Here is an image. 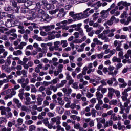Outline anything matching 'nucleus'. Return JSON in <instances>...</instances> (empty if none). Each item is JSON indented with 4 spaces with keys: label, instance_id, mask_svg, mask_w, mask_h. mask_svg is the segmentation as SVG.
<instances>
[{
    "label": "nucleus",
    "instance_id": "obj_1",
    "mask_svg": "<svg viewBox=\"0 0 131 131\" xmlns=\"http://www.w3.org/2000/svg\"><path fill=\"white\" fill-rule=\"evenodd\" d=\"M101 32H102V31L100 30H97L95 31V34H98L97 37L101 39L102 40H104V42H109V41H110V39L108 36L104 35L103 33L100 34Z\"/></svg>",
    "mask_w": 131,
    "mask_h": 131
},
{
    "label": "nucleus",
    "instance_id": "obj_2",
    "mask_svg": "<svg viewBox=\"0 0 131 131\" xmlns=\"http://www.w3.org/2000/svg\"><path fill=\"white\" fill-rule=\"evenodd\" d=\"M81 26H82V24L79 23L78 24L72 25L70 27L75 28L74 30H75V31H79V34L81 35V36H84V33L83 32V30L81 28Z\"/></svg>",
    "mask_w": 131,
    "mask_h": 131
},
{
    "label": "nucleus",
    "instance_id": "obj_3",
    "mask_svg": "<svg viewBox=\"0 0 131 131\" xmlns=\"http://www.w3.org/2000/svg\"><path fill=\"white\" fill-rule=\"evenodd\" d=\"M119 105L120 108V111L119 112V113H123V111H125L126 113H129V111H130V108L128 107L127 103H124V104L122 105V103L120 102Z\"/></svg>",
    "mask_w": 131,
    "mask_h": 131
},
{
    "label": "nucleus",
    "instance_id": "obj_4",
    "mask_svg": "<svg viewBox=\"0 0 131 131\" xmlns=\"http://www.w3.org/2000/svg\"><path fill=\"white\" fill-rule=\"evenodd\" d=\"M101 6H102V4H101V1H98L96 4L91 5V7H94V9L90 10V13L94 14L95 12H99V8L100 7H101Z\"/></svg>",
    "mask_w": 131,
    "mask_h": 131
},
{
    "label": "nucleus",
    "instance_id": "obj_5",
    "mask_svg": "<svg viewBox=\"0 0 131 131\" xmlns=\"http://www.w3.org/2000/svg\"><path fill=\"white\" fill-rule=\"evenodd\" d=\"M17 82L21 84V86L23 89H24L26 85L29 84V79L27 78L25 79V78L21 77L17 80Z\"/></svg>",
    "mask_w": 131,
    "mask_h": 131
},
{
    "label": "nucleus",
    "instance_id": "obj_6",
    "mask_svg": "<svg viewBox=\"0 0 131 131\" xmlns=\"http://www.w3.org/2000/svg\"><path fill=\"white\" fill-rule=\"evenodd\" d=\"M51 124L53 126L54 124H61V116H57L56 117H53L51 119Z\"/></svg>",
    "mask_w": 131,
    "mask_h": 131
},
{
    "label": "nucleus",
    "instance_id": "obj_7",
    "mask_svg": "<svg viewBox=\"0 0 131 131\" xmlns=\"http://www.w3.org/2000/svg\"><path fill=\"white\" fill-rule=\"evenodd\" d=\"M58 11L59 13L57 15V17L59 19L64 18V17L66 16V14H67V12L65 11V9L64 8H61L59 10L58 9Z\"/></svg>",
    "mask_w": 131,
    "mask_h": 131
},
{
    "label": "nucleus",
    "instance_id": "obj_8",
    "mask_svg": "<svg viewBox=\"0 0 131 131\" xmlns=\"http://www.w3.org/2000/svg\"><path fill=\"white\" fill-rule=\"evenodd\" d=\"M111 15H113L115 17H117L120 15V12L118 11V7L116 6L114 9H112L110 12Z\"/></svg>",
    "mask_w": 131,
    "mask_h": 131
},
{
    "label": "nucleus",
    "instance_id": "obj_9",
    "mask_svg": "<svg viewBox=\"0 0 131 131\" xmlns=\"http://www.w3.org/2000/svg\"><path fill=\"white\" fill-rule=\"evenodd\" d=\"M108 69L110 71V72H108L109 75H112V76H116V74H117V73H118V71L115 70L114 72H112L115 69L114 67L110 66L109 68H108Z\"/></svg>",
    "mask_w": 131,
    "mask_h": 131
},
{
    "label": "nucleus",
    "instance_id": "obj_10",
    "mask_svg": "<svg viewBox=\"0 0 131 131\" xmlns=\"http://www.w3.org/2000/svg\"><path fill=\"white\" fill-rule=\"evenodd\" d=\"M32 17L34 19H37V18H41V15H39L38 13L36 12V9H32L31 12Z\"/></svg>",
    "mask_w": 131,
    "mask_h": 131
},
{
    "label": "nucleus",
    "instance_id": "obj_11",
    "mask_svg": "<svg viewBox=\"0 0 131 131\" xmlns=\"http://www.w3.org/2000/svg\"><path fill=\"white\" fill-rule=\"evenodd\" d=\"M43 124L46 126H47L49 129H52L53 128V126L52 125V122L50 123L49 119L48 118H45L43 120Z\"/></svg>",
    "mask_w": 131,
    "mask_h": 131
},
{
    "label": "nucleus",
    "instance_id": "obj_12",
    "mask_svg": "<svg viewBox=\"0 0 131 131\" xmlns=\"http://www.w3.org/2000/svg\"><path fill=\"white\" fill-rule=\"evenodd\" d=\"M121 24H124V25H128L131 22V16H129L127 20L126 19L123 18L120 20Z\"/></svg>",
    "mask_w": 131,
    "mask_h": 131
},
{
    "label": "nucleus",
    "instance_id": "obj_13",
    "mask_svg": "<svg viewBox=\"0 0 131 131\" xmlns=\"http://www.w3.org/2000/svg\"><path fill=\"white\" fill-rule=\"evenodd\" d=\"M62 92H63L64 94V96L66 97H68V95H71V93H72V89L71 88H63L62 89Z\"/></svg>",
    "mask_w": 131,
    "mask_h": 131
},
{
    "label": "nucleus",
    "instance_id": "obj_14",
    "mask_svg": "<svg viewBox=\"0 0 131 131\" xmlns=\"http://www.w3.org/2000/svg\"><path fill=\"white\" fill-rule=\"evenodd\" d=\"M43 29H45L46 32H49V31H51V30H53L55 28L54 25H51L50 26H45L42 27Z\"/></svg>",
    "mask_w": 131,
    "mask_h": 131
},
{
    "label": "nucleus",
    "instance_id": "obj_15",
    "mask_svg": "<svg viewBox=\"0 0 131 131\" xmlns=\"http://www.w3.org/2000/svg\"><path fill=\"white\" fill-rule=\"evenodd\" d=\"M114 92H115V90L114 89L112 88H108V93L107 94V97L111 100L112 98H113V95H114Z\"/></svg>",
    "mask_w": 131,
    "mask_h": 131
},
{
    "label": "nucleus",
    "instance_id": "obj_16",
    "mask_svg": "<svg viewBox=\"0 0 131 131\" xmlns=\"http://www.w3.org/2000/svg\"><path fill=\"white\" fill-rule=\"evenodd\" d=\"M90 11H91V8H87L85 11H84L83 13H82V16H83V17L84 19H85V18H88V17H89L90 15H91Z\"/></svg>",
    "mask_w": 131,
    "mask_h": 131
},
{
    "label": "nucleus",
    "instance_id": "obj_17",
    "mask_svg": "<svg viewBox=\"0 0 131 131\" xmlns=\"http://www.w3.org/2000/svg\"><path fill=\"white\" fill-rule=\"evenodd\" d=\"M13 102L16 104V107L20 109L21 107H22V103L20 102V100L16 98H13Z\"/></svg>",
    "mask_w": 131,
    "mask_h": 131
},
{
    "label": "nucleus",
    "instance_id": "obj_18",
    "mask_svg": "<svg viewBox=\"0 0 131 131\" xmlns=\"http://www.w3.org/2000/svg\"><path fill=\"white\" fill-rule=\"evenodd\" d=\"M117 6H124V7H129L131 6L130 3H127L126 1H120L117 4Z\"/></svg>",
    "mask_w": 131,
    "mask_h": 131
},
{
    "label": "nucleus",
    "instance_id": "obj_19",
    "mask_svg": "<svg viewBox=\"0 0 131 131\" xmlns=\"http://www.w3.org/2000/svg\"><path fill=\"white\" fill-rule=\"evenodd\" d=\"M127 97L128 96H121V99L123 101V102H125L124 103H126L127 105L128 106V104H130V98H127Z\"/></svg>",
    "mask_w": 131,
    "mask_h": 131
},
{
    "label": "nucleus",
    "instance_id": "obj_20",
    "mask_svg": "<svg viewBox=\"0 0 131 131\" xmlns=\"http://www.w3.org/2000/svg\"><path fill=\"white\" fill-rule=\"evenodd\" d=\"M13 58V55H10L7 58L5 62V65L6 66H10L11 65V63H12V61H11V59Z\"/></svg>",
    "mask_w": 131,
    "mask_h": 131
},
{
    "label": "nucleus",
    "instance_id": "obj_21",
    "mask_svg": "<svg viewBox=\"0 0 131 131\" xmlns=\"http://www.w3.org/2000/svg\"><path fill=\"white\" fill-rule=\"evenodd\" d=\"M57 33V31H53L52 32H49L48 33V35H50L48 36V39H50V40L52 39H54L55 38V36L53 35V34H55Z\"/></svg>",
    "mask_w": 131,
    "mask_h": 131
},
{
    "label": "nucleus",
    "instance_id": "obj_22",
    "mask_svg": "<svg viewBox=\"0 0 131 131\" xmlns=\"http://www.w3.org/2000/svg\"><path fill=\"white\" fill-rule=\"evenodd\" d=\"M17 124L15 125V127H19L20 125H22L23 123V119L19 118L16 120Z\"/></svg>",
    "mask_w": 131,
    "mask_h": 131
},
{
    "label": "nucleus",
    "instance_id": "obj_23",
    "mask_svg": "<svg viewBox=\"0 0 131 131\" xmlns=\"http://www.w3.org/2000/svg\"><path fill=\"white\" fill-rule=\"evenodd\" d=\"M90 83H92L94 86H97L98 84H100V81L96 80V79H91L90 80Z\"/></svg>",
    "mask_w": 131,
    "mask_h": 131
},
{
    "label": "nucleus",
    "instance_id": "obj_24",
    "mask_svg": "<svg viewBox=\"0 0 131 131\" xmlns=\"http://www.w3.org/2000/svg\"><path fill=\"white\" fill-rule=\"evenodd\" d=\"M82 15V13H79L77 14H75V18H74L75 20H81V19H83Z\"/></svg>",
    "mask_w": 131,
    "mask_h": 131
},
{
    "label": "nucleus",
    "instance_id": "obj_25",
    "mask_svg": "<svg viewBox=\"0 0 131 131\" xmlns=\"http://www.w3.org/2000/svg\"><path fill=\"white\" fill-rule=\"evenodd\" d=\"M131 91V87H128L124 89V91L122 93V96L128 97V93L127 92Z\"/></svg>",
    "mask_w": 131,
    "mask_h": 131
},
{
    "label": "nucleus",
    "instance_id": "obj_26",
    "mask_svg": "<svg viewBox=\"0 0 131 131\" xmlns=\"http://www.w3.org/2000/svg\"><path fill=\"white\" fill-rule=\"evenodd\" d=\"M62 126H63V127H66V131H69L71 129V126L70 125H68V123L66 122H62Z\"/></svg>",
    "mask_w": 131,
    "mask_h": 131
},
{
    "label": "nucleus",
    "instance_id": "obj_27",
    "mask_svg": "<svg viewBox=\"0 0 131 131\" xmlns=\"http://www.w3.org/2000/svg\"><path fill=\"white\" fill-rule=\"evenodd\" d=\"M100 14L101 15L102 18L105 19L108 17V12L106 10H103L101 12Z\"/></svg>",
    "mask_w": 131,
    "mask_h": 131
},
{
    "label": "nucleus",
    "instance_id": "obj_28",
    "mask_svg": "<svg viewBox=\"0 0 131 131\" xmlns=\"http://www.w3.org/2000/svg\"><path fill=\"white\" fill-rule=\"evenodd\" d=\"M121 42H123V41H121L119 42L118 46L116 48V51H117L118 52L123 51V49L121 48V46H122Z\"/></svg>",
    "mask_w": 131,
    "mask_h": 131
},
{
    "label": "nucleus",
    "instance_id": "obj_29",
    "mask_svg": "<svg viewBox=\"0 0 131 131\" xmlns=\"http://www.w3.org/2000/svg\"><path fill=\"white\" fill-rule=\"evenodd\" d=\"M95 95L97 99H102L103 97H104V95H103V94L101 93L100 91L96 92Z\"/></svg>",
    "mask_w": 131,
    "mask_h": 131
},
{
    "label": "nucleus",
    "instance_id": "obj_30",
    "mask_svg": "<svg viewBox=\"0 0 131 131\" xmlns=\"http://www.w3.org/2000/svg\"><path fill=\"white\" fill-rule=\"evenodd\" d=\"M121 59L120 57L117 58L116 56H114L112 58V61L114 63L117 62V63H121Z\"/></svg>",
    "mask_w": 131,
    "mask_h": 131
},
{
    "label": "nucleus",
    "instance_id": "obj_31",
    "mask_svg": "<svg viewBox=\"0 0 131 131\" xmlns=\"http://www.w3.org/2000/svg\"><path fill=\"white\" fill-rule=\"evenodd\" d=\"M40 18H41V21L42 22H44V21H46L47 19H49V15L44 13L42 15H41V17Z\"/></svg>",
    "mask_w": 131,
    "mask_h": 131
},
{
    "label": "nucleus",
    "instance_id": "obj_32",
    "mask_svg": "<svg viewBox=\"0 0 131 131\" xmlns=\"http://www.w3.org/2000/svg\"><path fill=\"white\" fill-rule=\"evenodd\" d=\"M57 101H58V104H60L61 106H64L65 104V101L63 100V99L61 97H58L57 98Z\"/></svg>",
    "mask_w": 131,
    "mask_h": 131
},
{
    "label": "nucleus",
    "instance_id": "obj_33",
    "mask_svg": "<svg viewBox=\"0 0 131 131\" xmlns=\"http://www.w3.org/2000/svg\"><path fill=\"white\" fill-rule=\"evenodd\" d=\"M93 42H95L96 45H98V46H102L103 42L99 40L97 38H95L93 39Z\"/></svg>",
    "mask_w": 131,
    "mask_h": 131
},
{
    "label": "nucleus",
    "instance_id": "obj_34",
    "mask_svg": "<svg viewBox=\"0 0 131 131\" xmlns=\"http://www.w3.org/2000/svg\"><path fill=\"white\" fill-rule=\"evenodd\" d=\"M36 12H37L39 16H41L42 15H43L45 14V11H43L42 9L40 8H37L36 9Z\"/></svg>",
    "mask_w": 131,
    "mask_h": 131
},
{
    "label": "nucleus",
    "instance_id": "obj_35",
    "mask_svg": "<svg viewBox=\"0 0 131 131\" xmlns=\"http://www.w3.org/2000/svg\"><path fill=\"white\" fill-rule=\"evenodd\" d=\"M117 125H118V129L119 130H121L123 129V128L125 129V126L121 125V122L119 121L117 123Z\"/></svg>",
    "mask_w": 131,
    "mask_h": 131
},
{
    "label": "nucleus",
    "instance_id": "obj_36",
    "mask_svg": "<svg viewBox=\"0 0 131 131\" xmlns=\"http://www.w3.org/2000/svg\"><path fill=\"white\" fill-rule=\"evenodd\" d=\"M115 28H113L111 29L110 33L107 35L108 37H113L114 36V32H115Z\"/></svg>",
    "mask_w": 131,
    "mask_h": 131
},
{
    "label": "nucleus",
    "instance_id": "obj_37",
    "mask_svg": "<svg viewBox=\"0 0 131 131\" xmlns=\"http://www.w3.org/2000/svg\"><path fill=\"white\" fill-rule=\"evenodd\" d=\"M50 4H52V5H58V6H62V4L59 3L57 0H50Z\"/></svg>",
    "mask_w": 131,
    "mask_h": 131
},
{
    "label": "nucleus",
    "instance_id": "obj_38",
    "mask_svg": "<svg viewBox=\"0 0 131 131\" xmlns=\"http://www.w3.org/2000/svg\"><path fill=\"white\" fill-rule=\"evenodd\" d=\"M36 51L37 52H41V53H46L47 51L46 49H41L40 47H37L36 49Z\"/></svg>",
    "mask_w": 131,
    "mask_h": 131
},
{
    "label": "nucleus",
    "instance_id": "obj_39",
    "mask_svg": "<svg viewBox=\"0 0 131 131\" xmlns=\"http://www.w3.org/2000/svg\"><path fill=\"white\" fill-rule=\"evenodd\" d=\"M128 16V14H127V12L126 11H124L121 14L120 18H121V19H123V18H126Z\"/></svg>",
    "mask_w": 131,
    "mask_h": 131
},
{
    "label": "nucleus",
    "instance_id": "obj_40",
    "mask_svg": "<svg viewBox=\"0 0 131 131\" xmlns=\"http://www.w3.org/2000/svg\"><path fill=\"white\" fill-rule=\"evenodd\" d=\"M118 103V101H117V100L115 99V100H111L109 102V105H113L114 106H116V105H117Z\"/></svg>",
    "mask_w": 131,
    "mask_h": 131
},
{
    "label": "nucleus",
    "instance_id": "obj_41",
    "mask_svg": "<svg viewBox=\"0 0 131 131\" xmlns=\"http://www.w3.org/2000/svg\"><path fill=\"white\" fill-rule=\"evenodd\" d=\"M108 48H109V45L108 44L103 45L102 47L98 46V50H101V49H102V50H107L108 49Z\"/></svg>",
    "mask_w": 131,
    "mask_h": 131
},
{
    "label": "nucleus",
    "instance_id": "obj_42",
    "mask_svg": "<svg viewBox=\"0 0 131 131\" xmlns=\"http://www.w3.org/2000/svg\"><path fill=\"white\" fill-rule=\"evenodd\" d=\"M13 125H16V120H13L12 122H8V128H11Z\"/></svg>",
    "mask_w": 131,
    "mask_h": 131
},
{
    "label": "nucleus",
    "instance_id": "obj_43",
    "mask_svg": "<svg viewBox=\"0 0 131 131\" xmlns=\"http://www.w3.org/2000/svg\"><path fill=\"white\" fill-rule=\"evenodd\" d=\"M13 54L14 56H20V55H22V51L21 50L14 51Z\"/></svg>",
    "mask_w": 131,
    "mask_h": 131
},
{
    "label": "nucleus",
    "instance_id": "obj_44",
    "mask_svg": "<svg viewBox=\"0 0 131 131\" xmlns=\"http://www.w3.org/2000/svg\"><path fill=\"white\" fill-rule=\"evenodd\" d=\"M58 81H59V78H55L50 81V84H52V85L56 84V83H58Z\"/></svg>",
    "mask_w": 131,
    "mask_h": 131
},
{
    "label": "nucleus",
    "instance_id": "obj_45",
    "mask_svg": "<svg viewBox=\"0 0 131 131\" xmlns=\"http://www.w3.org/2000/svg\"><path fill=\"white\" fill-rule=\"evenodd\" d=\"M31 93H36L37 92V90H36V88H35V86L33 84H31Z\"/></svg>",
    "mask_w": 131,
    "mask_h": 131
},
{
    "label": "nucleus",
    "instance_id": "obj_46",
    "mask_svg": "<svg viewBox=\"0 0 131 131\" xmlns=\"http://www.w3.org/2000/svg\"><path fill=\"white\" fill-rule=\"evenodd\" d=\"M46 113L45 112H42L38 116V119H43V116H46Z\"/></svg>",
    "mask_w": 131,
    "mask_h": 131
},
{
    "label": "nucleus",
    "instance_id": "obj_47",
    "mask_svg": "<svg viewBox=\"0 0 131 131\" xmlns=\"http://www.w3.org/2000/svg\"><path fill=\"white\" fill-rule=\"evenodd\" d=\"M111 21H112L113 22H115V23H117L118 22H119V19L118 18H116L115 17V16L113 15L110 19Z\"/></svg>",
    "mask_w": 131,
    "mask_h": 131
},
{
    "label": "nucleus",
    "instance_id": "obj_48",
    "mask_svg": "<svg viewBox=\"0 0 131 131\" xmlns=\"http://www.w3.org/2000/svg\"><path fill=\"white\" fill-rule=\"evenodd\" d=\"M24 5L26 6V7H30V6H32V1L27 0L26 2L24 3Z\"/></svg>",
    "mask_w": 131,
    "mask_h": 131
},
{
    "label": "nucleus",
    "instance_id": "obj_49",
    "mask_svg": "<svg viewBox=\"0 0 131 131\" xmlns=\"http://www.w3.org/2000/svg\"><path fill=\"white\" fill-rule=\"evenodd\" d=\"M129 113H126L125 112V113H124V111H123V113H120V114H123L122 115V118H123L122 119V120H124V119L126 120L127 119V114H129Z\"/></svg>",
    "mask_w": 131,
    "mask_h": 131
},
{
    "label": "nucleus",
    "instance_id": "obj_50",
    "mask_svg": "<svg viewBox=\"0 0 131 131\" xmlns=\"http://www.w3.org/2000/svg\"><path fill=\"white\" fill-rule=\"evenodd\" d=\"M48 89L51 91H53L54 93H56V91H57L58 88L56 86L50 85V87H48Z\"/></svg>",
    "mask_w": 131,
    "mask_h": 131
},
{
    "label": "nucleus",
    "instance_id": "obj_51",
    "mask_svg": "<svg viewBox=\"0 0 131 131\" xmlns=\"http://www.w3.org/2000/svg\"><path fill=\"white\" fill-rule=\"evenodd\" d=\"M85 29H86V32H91L92 30H93V28L92 27H90L89 25H86L84 26Z\"/></svg>",
    "mask_w": 131,
    "mask_h": 131
},
{
    "label": "nucleus",
    "instance_id": "obj_52",
    "mask_svg": "<svg viewBox=\"0 0 131 131\" xmlns=\"http://www.w3.org/2000/svg\"><path fill=\"white\" fill-rule=\"evenodd\" d=\"M60 43L62 45V48H66L68 46V43L66 40H61Z\"/></svg>",
    "mask_w": 131,
    "mask_h": 131
},
{
    "label": "nucleus",
    "instance_id": "obj_53",
    "mask_svg": "<svg viewBox=\"0 0 131 131\" xmlns=\"http://www.w3.org/2000/svg\"><path fill=\"white\" fill-rule=\"evenodd\" d=\"M10 4L14 7V8H16L17 7V0H10Z\"/></svg>",
    "mask_w": 131,
    "mask_h": 131
},
{
    "label": "nucleus",
    "instance_id": "obj_54",
    "mask_svg": "<svg viewBox=\"0 0 131 131\" xmlns=\"http://www.w3.org/2000/svg\"><path fill=\"white\" fill-rule=\"evenodd\" d=\"M41 6H42V4H41V2L40 1L38 2L36 4V7L35 8V10H36V9H41Z\"/></svg>",
    "mask_w": 131,
    "mask_h": 131
},
{
    "label": "nucleus",
    "instance_id": "obj_55",
    "mask_svg": "<svg viewBox=\"0 0 131 131\" xmlns=\"http://www.w3.org/2000/svg\"><path fill=\"white\" fill-rule=\"evenodd\" d=\"M25 100H26L25 102V105H30V102L31 101V99L30 98V97L25 98Z\"/></svg>",
    "mask_w": 131,
    "mask_h": 131
},
{
    "label": "nucleus",
    "instance_id": "obj_56",
    "mask_svg": "<svg viewBox=\"0 0 131 131\" xmlns=\"http://www.w3.org/2000/svg\"><path fill=\"white\" fill-rule=\"evenodd\" d=\"M113 81H116L115 78H112L111 80H107V83L110 86H111V85H112V83H113Z\"/></svg>",
    "mask_w": 131,
    "mask_h": 131
},
{
    "label": "nucleus",
    "instance_id": "obj_57",
    "mask_svg": "<svg viewBox=\"0 0 131 131\" xmlns=\"http://www.w3.org/2000/svg\"><path fill=\"white\" fill-rule=\"evenodd\" d=\"M37 104L38 105V106H41V105H42V101H43V99L41 98H38L37 99Z\"/></svg>",
    "mask_w": 131,
    "mask_h": 131
},
{
    "label": "nucleus",
    "instance_id": "obj_58",
    "mask_svg": "<svg viewBox=\"0 0 131 131\" xmlns=\"http://www.w3.org/2000/svg\"><path fill=\"white\" fill-rule=\"evenodd\" d=\"M59 12V9H56L54 10H50L49 11V13L50 15H55L56 13H58Z\"/></svg>",
    "mask_w": 131,
    "mask_h": 131
},
{
    "label": "nucleus",
    "instance_id": "obj_59",
    "mask_svg": "<svg viewBox=\"0 0 131 131\" xmlns=\"http://www.w3.org/2000/svg\"><path fill=\"white\" fill-rule=\"evenodd\" d=\"M116 114L115 113H113L111 116V118L114 120V121H116L117 119H118V118L116 116Z\"/></svg>",
    "mask_w": 131,
    "mask_h": 131
},
{
    "label": "nucleus",
    "instance_id": "obj_60",
    "mask_svg": "<svg viewBox=\"0 0 131 131\" xmlns=\"http://www.w3.org/2000/svg\"><path fill=\"white\" fill-rule=\"evenodd\" d=\"M16 94V91H15L14 89L13 88L11 89L10 91V94H9L11 96V97L13 98V96H15Z\"/></svg>",
    "mask_w": 131,
    "mask_h": 131
},
{
    "label": "nucleus",
    "instance_id": "obj_61",
    "mask_svg": "<svg viewBox=\"0 0 131 131\" xmlns=\"http://www.w3.org/2000/svg\"><path fill=\"white\" fill-rule=\"evenodd\" d=\"M91 115L92 116V117H96V113H97V111L94 108H93L91 110Z\"/></svg>",
    "mask_w": 131,
    "mask_h": 131
},
{
    "label": "nucleus",
    "instance_id": "obj_62",
    "mask_svg": "<svg viewBox=\"0 0 131 131\" xmlns=\"http://www.w3.org/2000/svg\"><path fill=\"white\" fill-rule=\"evenodd\" d=\"M118 56L120 59H123L124 57L123 56V51L121 50V51H119L118 53Z\"/></svg>",
    "mask_w": 131,
    "mask_h": 131
},
{
    "label": "nucleus",
    "instance_id": "obj_63",
    "mask_svg": "<svg viewBox=\"0 0 131 131\" xmlns=\"http://www.w3.org/2000/svg\"><path fill=\"white\" fill-rule=\"evenodd\" d=\"M36 128V127H35V126H34L33 125H32L29 126V131L35 130Z\"/></svg>",
    "mask_w": 131,
    "mask_h": 131
},
{
    "label": "nucleus",
    "instance_id": "obj_64",
    "mask_svg": "<svg viewBox=\"0 0 131 131\" xmlns=\"http://www.w3.org/2000/svg\"><path fill=\"white\" fill-rule=\"evenodd\" d=\"M0 131H12V128L4 127V128L1 129Z\"/></svg>",
    "mask_w": 131,
    "mask_h": 131
}]
</instances>
